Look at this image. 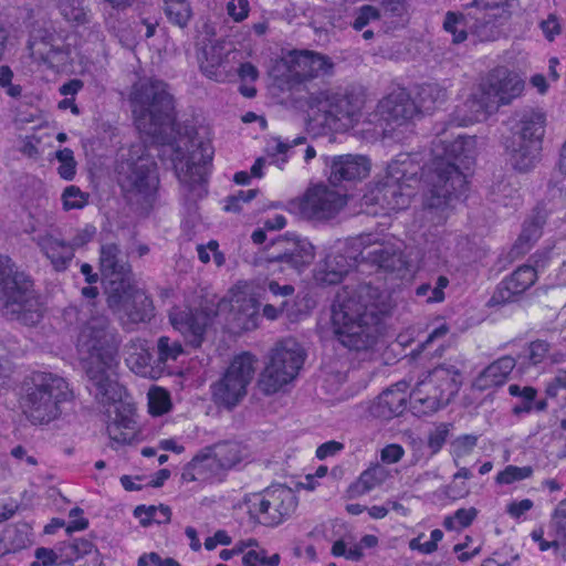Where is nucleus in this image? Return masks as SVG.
I'll use <instances>...</instances> for the list:
<instances>
[{
  "instance_id": "f257e3e1",
  "label": "nucleus",
  "mask_w": 566,
  "mask_h": 566,
  "mask_svg": "<svg viewBox=\"0 0 566 566\" xmlns=\"http://www.w3.org/2000/svg\"><path fill=\"white\" fill-rule=\"evenodd\" d=\"M438 133L432 142L433 159L424 174L423 206L428 209L446 207L452 197L465 191L467 177L460 170L473 159L475 139L458 135L452 142ZM423 167L417 155L399 154L388 166L382 179L369 186L363 196L366 207H378L384 213L407 208L422 180Z\"/></svg>"
},
{
  "instance_id": "f03ea898",
  "label": "nucleus",
  "mask_w": 566,
  "mask_h": 566,
  "mask_svg": "<svg viewBox=\"0 0 566 566\" xmlns=\"http://www.w3.org/2000/svg\"><path fill=\"white\" fill-rule=\"evenodd\" d=\"M69 323L78 325L76 348L82 359L87 360V388L95 400L106 408L109 439L118 444L130 443L136 437L134 409L122 400L123 387L116 379L118 366L119 335L104 314H93L88 304L69 306L64 311Z\"/></svg>"
},
{
  "instance_id": "7ed1b4c3",
  "label": "nucleus",
  "mask_w": 566,
  "mask_h": 566,
  "mask_svg": "<svg viewBox=\"0 0 566 566\" xmlns=\"http://www.w3.org/2000/svg\"><path fill=\"white\" fill-rule=\"evenodd\" d=\"M129 102L137 129L161 144V155L170 158L186 200L203 198L213 149L209 143L201 142L186 154L168 140L167 132L175 119V102L167 83L156 78L139 80L132 86Z\"/></svg>"
},
{
  "instance_id": "20e7f679",
  "label": "nucleus",
  "mask_w": 566,
  "mask_h": 566,
  "mask_svg": "<svg viewBox=\"0 0 566 566\" xmlns=\"http://www.w3.org/2000/svg\"><path fill=\"white\" fill-rule=\"evenodd\" d=\"M387 295L369 283L346 285L332 305V327L337 340L349 350L371 348L379 335V323L389 311Z\"/></svg>"
},
{
  "instance_id": "39448f33",
  "label": "nucleus",
  "mask_w": 566,
  "mask_h": 566,
  "mask_svg": "<svg viewBox=\"0 0 566 566\" xmlns=\"http://www.w3.org/2000/svg\"><path fill=\"white\" fill-rule=\"evenodd\" d=\"M0 315L33 326L42 318V305L31 279L0 254Z\"/></svg>"
},
{
  "instance_id": "423d86ee",
  "label": "nucleus",
  "mask_w": 566,
  "mask_h": 566,
  "mask_svg": "<svg viewBox=\"0 0 566 566\" xmlns=\"http://www.w3.org/2000/svg\"><path fill=\"white\" fill-rule=\"evenodd\" d=\"M71 394L63 377L52 373H33L23 384V412L32 423H49L61 415L60 405Z\"/></svg>"
},
{
  "instance_id": "0eeeda50",
  "label": "nucleus",
  "mask_w": 566,
  "mask_h": 566,
  "mask_svg": "<svg viewBox=\"0 0 566 566\" xmlns=\"http://www.w3.org/2000/svg\"><path fill=\"white\" fill-rule=\"evenodd\" d=\"M118 185L136 201H150L159 185L157 164L143 143H135L119 151L116 166Z\"/></svg>"
},
{
  "instance_id": "6e6552de",
  "label": "nucleus",
  "mask_w": 566,
  "mask_h": 566,
  "mask_svg": "<svg viewBox=\"0 0 566 566\" xmlns=\"http://www.w3.org/2000/svg\"><path fill=\"white\" fill-rule=\"evenodd\" d=\"M460 369L443 363L429 370L412 389L410 403L415 412L430 415L446 407L458 394L461 385Z\"/></svg>"
},
{
  "instance_id": "1a4fd4ad",
  "label": "nucleus",
  "mask_w": 566,
  "mask_h": 566,
  "mask_svg": "<svg viewBox=\"0 0 566 566\" xmlns=\"http://www.w3.org/2000/svg\"><path fill=\"white\" fill-rule=\"evenodd\" d=\"M304 360L305 353L295 339L286 338L279 342L272 348L269 361L261 374L260 389L265 395L277 392L297 377Z\"/></svg>"
},
{
  "instance_id": "9d476101",
  "label": "nucleus",
  "mask_w": 566,
  "mask_h": 566,
  "mask_svg": "<svg viewBox=\"0 0 566 566\" xmlns=\"http://www.w3.org/2000/svg\"><path fill=\"white\" fill-rule=\"evenodd\" d=\"M256 359L249 353L233 357L221 377L211 384L212 401L227 410L234 409L247 396L254 378Z\"/></svg>"
},
{
  "instance_id": "9b49d317",
  "label": "nucleus",
  "mask_w": 566,
  "mask_h": 566,
  "mask_svg": "<svg viewBox=\"0 0 566 566\" xmlns=\"http://www.w3.org/2000/svg\"><path fill=\"white\" fill-rule=\"evenodd\" d=\"M242 502L250 517L265 526H277L291 517L297 507L295 492L283 484L269 486L262 492L247 494Z\"/></svg>"
},
{
  "instance_id": "f8f14e48",
  "label": "nucleus",
  "mask_w": 566,
  "mask_h": 566,
  "mask_svg": "<svg viewBox=\"0 0 566 566\" xmlns=\"http://www.w3.org/2000/svg\"><path fill=\"white\" fill-rule=\"evenodd\" d=\"M71 46L66 38L52 27L34 28L28 41L31 57L50 67L65 65L70 60Z\"/></svg>"
},
{
  "instance_id": "ddd939ff",
  "label": "nucleus",
  "mask_w": 566,
  "mask_h": 566,
  "mask_svg": "<svg viewBox=\"0 0 566 566\" xmlns=\"http://www.w3.org/2000/svg\"><path fill=\"white\" fill-rule=\"evenodd\" d=\"M346 203V196L325 184H317L305 191L300 199L298 208L302 216L307 219L326 221L334 219Z\"/></svg>"
},
{
  "instance_id": "4468645a",
  "label": "nucleus",
  "mask_w": 566,
  "mask_h": 566,
  "mask_svg": "<svg viewBox=\"0 0 566 566\" xmlns=\"http://www.w3.org/2000/svg\"><path fill=\"white\" fill-rule=\"evenodd\" d=\"M353 249L358 252L359 259L385 271L395 272L406 268L400 247L389 241L378 242L371 234L353 239Z\"/></svg>"
},
{
  "instance_id": "2eb2a0df",
  "label": "nucleus",
  "mask_w": 566,
  "mask_h": 566,
  "mask_svg": "<svg viewBox=\"0 0 566 566\" xmlns=\"http://www.w3.org/2000/svg\"><path fill=\"white\" fill-rule=\"evenodd\" d=\"M287 82L294 86L333 73L334 63L327 55L314 51H292L285 60Z\"/></svg>"
},
{
  "instance_id": "dca6fc26",
  "label": "nucleus",
  "mask_w": 566,
  "mask_h": 566,
  "mask_svg": "<svg viewBox=\"0 0 566 566\" xmlns=\"http://www.w3.org/2000/svg\"><path fill=\"white\" fill-rule=\"evenodd\" d=\"M363 98L354 93H334L311 96L310 106L317 107L326 116V120L343 122V126L353 125L358 120L363 108Z\"/></svg>"
},
{
  "instance_id": "f3484780",
  "label": "nucleus",
  "mask_w": 566,
  "mask_h": 566,
  "mask_svg": "<svg viewBox=\"0 0 566 566\" xmlns=\"http://www.w3.org/2000/svg\"><path fill=\"white\" fill-rule=\"evenodd\" d=\"M273 249L274 251L268 254L269 262L297 272L307 268L315 256L313 244L302 238H280L273 242Z\"/></svg>"
},
{
  "instance_id": "a211bd4d",
  "label": "nucleus",
  "mask_w": 566,
  "mask_h": 566,
  "mask_svg": "<svg viewBox=\"0 0 566 566\" xmlns=\"http://www.w3.org/2000/svg\"><path fill=\"white\" fill-rule=\"evenodd\" d=\"M359 260L358 252L353 249V239L344 248L328 253L314 270V280L319 286L335 285L343 281Z\"/></svg>"
},
{
  "instance_id": "6ab92c4d",
  "label": "nucleus",
  "mask_w": 566,
  "mask_h": 566,
  "mask_svg": "<svg viewBox=\"0 0 566 566\" xmlns=\"http://www.w3.org/2000/svg\"><path fill=\"white\" fill-rule=\"evenodd\" d=\"M485 94L495 102L496 108L500 105H507L520 97L524 91L525 82L518 74L504 66L496 67L489 72L481 82Z\"/></svg>"
},
{
  "instance_id": "aec40b11",
  "label": "nucleus",
  "mask_w": 566,
  "mask_h": 566,
  "mask_svg": "<svg viewBox=\"0 0 566 566\" xmlns=\"http://www.w3.org/2000/svg\"><path fill=\"white\" fill-rule=\"evenodd\" d=\"M329 169L328 181L337 187L344 182L358 181L366 178L370 171V161L361 155H339L326 159Z\"/></svg>"
},
{
  "instance_id": "412c9836",
  "label": "nucleus",
  "mask_w": 566,
  "mask_h": 566,
  "mask_svg": "<svg viewBox=\"0 0 566 566\" xmlns=\"http://www.w3.org/2000/svg\"><path fill=\"white\" fill-rule=\"evenodd\" d=\"M495 102L491 99L489 94H485L482 84L463 104L457 106L451 114L449 125L463 127L471 125L475 122L485 119L488 115L496 112Z\"/></svg>"
},
{
  "instance_id": "4be33fe9",
  "label": "nucleus",
  "mask_w": 566,
  "mask_h": 566,
  "mask_svg": "<svg viewBox=\"0 0 566 566\" xmlns=\"http://www.w3.org/2000/svg\"><path fill=\"white\" fill-rule=\"evenodd\" d=\"M377 108L381 119L395 126L407 123L418 113L416 102L405 88L389 93L379 102Z\"/></svg>"
},
{
  "instance_id": "5701e85b",
  "label": "nucleus",
  "mask_w": 566,
  "mask_h": 566,
  "mask_svg": "<svg viewBox=\"0 0 566 566\" xmlns=\"http://www.w3.org/2000/svg\"><path fill=\"white\" fill-rule=\"evenodd\" d=\"M230 51L222 42L206 45L200 59V70L208 78L218 83L227 82L234 74V69L229 65Z\"/></svg>"
},
{
  "instance_id": "b1692460",
  "label": "nucleus",
  "mask_w": 566,
  "mask_h": 566,
  "mask_svg": "<svg viewBox=\"0 0 566 566\" xmlns=\"http://www.w3.org/2000/svg\"><path fill=\"white\" fill-rule=\"evenodd\" d=\"M536 280L537 274L533 266L521 265L497 285L492 301L496 304L512 302L515 296L533 286Z\"/></svg>"
},
{
  "instance_id": "393cba45",
  "label": "nucleus",
  "mask_w": 566,
  "mask_h": 566,
  "mask_svg": "<svg viewBox=\"0 0 566 566\" xmlns=\"http://www.w3.org/2000/svg\"><path fill=\"white\" fill-rule=\"evenodd\" d=\"M171 325L190 337L191 345H201L207 326L211 323V316L207 311H179L170 313Z\"/></svg>"
},
{
  "instance_id": "a878e982",
  "label": "nucleus",
  "mask_w": 566,
  "mask_h": 566,
  "mask_svg": "<svg viewBox=\"0 0 566 566\" xmlns=\"http://www.w3.org/2000/svg\"><path fill=\"white\" fill-rule=\"evenodd\" d=\"M32 240L55 271L63 272L69 268L74 253L67 241L55 237L49 231L38 233Z\"/></svg>"
},
{
  "instance_id": "bb28decb",
  "label": "nucleus",
  "mask_w": 566,
  "mask_h": 566,
  "mask_svg": "<svg viewBox=\"0 0 566 566\" xmlns=\"http://www.w3.org/2000/svg\"><path fill=\"white\" fill-rule=\"evenodd\" d=\"M511 13H491L475 9H469V28L472 35L479 41H494L501 35V27L510 19Z\"/></svg>"
},
{
  "instance_id": "cd10ccee",
  "label": "nucleus",
  "mask_w": 566,
  "mask_h": 566,
  "mask_svg": "<svg viewBox=\"0 0 566 566\" xmlns=\"http://www.w3.org/2000/svg\"><path fill=\"white\" fill-rule=\"evenodd\" d=\"M516 359L505 355L488 365L474 379L473 387L480 391L503 386L516 366Z\"/></svg>"
},
{
  "instance_id": "c85d7f7f",
  "label": "nucleus",
  "mask_w": 566,
  "mask_h": 566,
  "mask_svg": "<svg viewBox=\"0 0 566 566\" xmlns=\"http://www.w3.org/2000/svg\"><path fill=\"white\" fill-rule=\"evenodd\" d=\"M407 386L397 382L382 391L371 406V413L381 419H391L402 413L407 402Z\"/></svg>"
},
{
  "instance_id": "c756f323",
  "label": "nucleus",
  "mask_w": 566,
  "mask_h": 566,
  "mask_svg": "<svg viewBox=\"0 0 566 566\" xmlns=\"http://www.w3.org/2000/svg\"><path fill=\"white\" fill-rule=\"evenodd\" d=\"M505 148L514 169L522 172L535 167L541 150L539 142L518 143L514 137L506 140Z\"/></svg>"
},
{
  "instance_id": "7c9ffc66",
  "label": "nucleus",
  "mask_w": 566,
  "mask_h": 566,
  "mask_svg": "<svg viewBox=\"0 0 566 566\" xmlns=\"http://www.w3.org/2000/svg\"><path fill=\"white\" fill-rule=\"evenodd\" d=\"M105 281L106 302L113 313H120L122 307L142 291L133 284L130 275L111 277Z\"/></svg>"
},
{
  "instance_id": "2f4dec72",
  "label": "nucleus",
  "mask_w": 566,
  "mask_h": 566,
  "mask_svg": "<svg viewBox=\"0 0 566 566\" xmlns=\"http://www.w3.org/2000/svg\"><path fill=\"white\" fill-rule=\"evenodd\" d=\"M99 270L105 280L132 274L130 264L126 255L115 243H107L101 247Z\"/></svg>"
},
{
  "instance_id": "473e14b6",
  "label": "nucleus",
  "mask_w": 566,
  "mask_h": 566,
  "mask_svg": "<svg viewBox=\"0 0 566 566\" xmlns=\"http://www.w3.org/2000/svg\"><path fill=\"white\" fill-rule=\"evenodd\" d=\"M125 355L126 365L133 373L142 377L153 376L151 354L146 340L140 338L130 339L125 346Z\"/></svg>"
},
{
  "instance_id": "72a5a7b5",
  "label": "nucleus",
  "mask_w": 566,
  "mask_h": 566,
  "mask_svg": "<svg viewBox=\"0 0 566 566\" xmlns=\"http://www.w3.org/2000/svg\"><path fill=\"white\" fill-rule=\"evenodd\" d=\"M547 219V212L544 208H536L532 217L525 220L522 232L516 240L512 251L516 254L527 252L531 245L542 235V229Z\"/></svg>"
},
{
  "instance_id": "f704fd0d",
  "label": "nucleus",
  "mask_w": 566,
  "mask_h": 566,
  "mask_svg": "<svg viewBox=\"0 0 566 566\" xmlns=\"http://www.w3.org/2000/svg\"><path fill=\"white\" fill-rule=\"evenodd\" d=\"M546 115L542 111L531 109L525 112L520 119V129L512 137L518 143L539 142L545 134Z\"/></svg>"
},
{
  "instance_id": "c9c22d12",
  "label": "nucleus",
  "mask_w": 566,
  "mask_h": 566,
  "mask_svg": "<svg viewBox=\"0 0 566 566\" xmlns=\"http://www.w3.org/2000/svg\"><path fill=\"white\" fill-rule=\"evenodd\" d=\"M122 307L118 313L125 323L138 324L149 322L154 317V305L149 296L140 291Z\"/></svg>"
},
{
  "instance_id": "e433bc0d",
  "label": "nucleus",
  "mask_w": 566,
  "mask_h": 566,
  "mask_svg": "<svg viewBox=\"0 0 566 566\" xmlns=\"http://www.w3.org/2000/svg\"><path fill=\"white\" fill-rule=\"evenodd\" d=\"M210 449L226 472L249 458L247 446L238 441H222L216 443Z\"/></svg>"
},
{
  "instance_id": "4c0bfd02",
  "label": "nucleus",
  "mask_w": 566,
  "mask_h": 566,
  "mask_svg": "<svg viewBox=\"0 0 566 566\" xmlns=\"http://www.w3.org/2000/svg\"><path fill=\"white\" fill-rule=\"evenodd\" d=\"M387 478L388 471L376 463L360 473L358 480L350 485L349 491L356 496L366 494L385 482Z\"/></svg>"
},
{
  "instance_id": "58836bf2",
  "label": "nucleus",
  "mask_w": 566,
  "mask_h": 566,
  "mask_svg": "<svg viewBox=\"0 0 566 566\" xmlns=\"http://www.w3.org/2000/svg\"><path fill=\"white\" fill-rule=\"evenodd\" d=\"M447 90L437 83H427L419 87L418 112H431L447 101Z\"/></svg>"
},
{
  "instance_id": "ea45409f",
  "label": "nucleus",
  "mask_w": 566,
  "mask_h": 566,
  "mask_svg": "<svg viewBox=\"0 0 566 566\" xmlns=\"http://www.w3.org/2000/svg\"><path fill=\"white\" fill-rule=\"evenodd\" d=\"M449 328L447 325H440L436 327L426 338L421 342L417 348L411 352L413 359H420L422 357L430 358L431 356L441 357L443 353V345L440 343L442 338L448 334Z\"/></svg>"
},
{
  "instance_id": "a19ab883",
  "label": "nucleus",
  "mask_w": 566,
  "mask_h": 566,
  "mask_svg": "<svg viewBox=\"0 0 566 566\" xmlns=\"http://www.w3.org/2000/svg\"><path fill=\"white\" fill-rule=\"evenodd\" d=\"M61 15L75 25H85L90 22V10L85 0H54Z\"/></svg>"
},
{
  "instance_id": "79ce46f5",
  "label": "nucleus",
  "mask_w": 566,
  "mask_h": 566,
  "mask_svg": "<svg viewBox=\"0 0 566 566\" xmlns=\"http://www.w3.org/2000/svg\"><path fill=\"white\" fill-rule=\"evenodd\" d=\"M61 563L69 564L96 553L94 544L86 538H73L59 544Z\"/></svg>"
},
{
  "instance_id": "37998d69",
  "label": "nucleus",
  "mask_w": 566,
  "mask_h": 566,
  "mask_svg": "<svg viewBox=\"0 0 566 566\" xmlns=\"http://www.w3.org/2000/svg\"><path fill=\"white\" fill-rule=\"evenodd\" d=\"M184 354L185 350L179 340L171 339L168 336H160L157 340L156 367L163 370L169 366L170 363L177 361Z\"/></svg>"
},
{
  "instance_id": "c03bdc74",
  "label": "nucleus",
  "mask_w": 566,
  "mask_h": 566,
  "mask_svg": "<svg viewBox=\"0 0 566 566\" xmlns=\"http://www.w3.org/2000/svg\"><path fill=\"white\" fill-rule=\"evenodd\" d=\"M193 461L197 463L198 469L200 468L202 482L221 481L226 475L223 467L217 461L216 454L211 449L207 453L195 457Z\"/></svg>"
},
{
  "instance_id": "a18cd8bd",
  "label": "nucleus",
  "mask_w": 566,
  "mask_h": 566,
  "mask_svg": "<svg viewBox=\"0 0 566 566\" xmlns=\"http://www.w3.org/2000/svg\"><path fill=\"white\" fill-rule=\"evenodd\" d=\"M163 9L168 21L181 29L187 27L192 17V10L187 0H164Z\"/></svg>"
},
{
  "instance_id": "49530a36",
  "label": "nucleus",
  "mask_w": 566,
  "mask_h": 566,
  "mask_svg": "<svg viewBox=\"0 0 566 566\" xmlns=\"http://www.w3.org/2000/svg\"><path fill=\"white\" fill-rule=\"evenodd\" d=\"M135 517L139 518L143 526H148L153 523L163 524L168 523L171 517V511L166 505H139L134 510Z\"/></svg>"
},
{
  "instance_id": "de8ad7c7",
  "label": "nucleus",
  "mask_w": 566,
  "mask_h": 566,
  "mask_svg": "<svg viewBox=\"0 0 566 566\" xmlns=\"http://www.w3.org/2000/svg\"><path fill=\"white\" fill-rule=\"evenodd\" d=\"M471 23L468 15L448 11L443 21V29L452 35V43L459 44L467 40V28Z\"/></svg>"
},
{
  "instance_id": "09e8293b",
  "label": "nucleus",
  "mask_w": 566,
  "mask_h": 566,
  "mask_svg": "<svg viewBox=\"0 0 566 566\" xmlns=\"http://www.w3.org/2000/svg\"><path fill=\"white\" fill-rule=\"evenodd\" d=\"M509 394L520 399V402L515 403L512 408V412L515 416H520L522 413H530L534 409V400L537 395V391L534 387H521L518 385L513 384L509 386Z\"/></svg>"
},
{
  "instance_id": "8fccbe9b",
  "label": "nucleus",
  "mask_w": 566,
  "mask_h": 566,
  "mask_svg": "<svg viewBox=\"0 0 566 566\" xmlns=\"http://www.w3.org/2000/svg\"><path fill=\"white\" fill-rule=\"evenodd\" d=\"M479 437L475 434H461L450 443V453L453 457L454 464L459 467L458 460L468 457L473 452L478 444Z\"/></svg>"
},
{
  "instance_id": "3c124183",
  "label": "nucleus",
  "mask_w": 566,
  "mask_h": 566,
  "mask_svg": "<svg viewBox=\"0 0 566 566\" xmlns=\"http://www.w3.org/2000/svg\"><path fill=\"white\" fill-rule=\"evenodd\" d=\"M449 285V279L440 275L436 279L434 285L423 283L416 290L418 296H426L427 302H442L444 300V289Z\"/></svg>"
},
{
  "instance_id": "603ef678",
  "label": "nucleus",
  "mask_w": 566,
  "mask_h": 566,
  "mask_svg": "<svg viewBox=\"0 0 566 566\" xmlns=\"http://www.w3.org/2000/svg\"><path fill=\"white\" fill-rule=\"evenodd\" d=\"M55 158L60 163L57 167L59 176L64 180H73L76 175L77 163L71 148H62L55 153Z\"/></svg>"
},
{
  "instance_id": "864d4df0",
  "label": "nucleus",
  "mask_w": 566,
  "mask_h": 566,
  "mask_svg": "<svg viewBox=\"0 0 566 566\" xmlns=\"http://www.w3.org/2000/svg\"><path fill=\"white\" fill-rule=\"evenodd\" d=\"M533 474V468L507 465L503 471L496 475V482L499 484H512L516 481L528 479Z\"/></svg>"
},
{
  "instance_id": "5fc2aeb1",
  "label": "nucleus",
  "mask_w": 566,
  "mask_h": 566,
  "mask_svg": "<svg viewBox=\"0 0 566 566\" xmlns=\"http://www.w3.org/2000/svg\"><path fill=\"white\" fill-rule=\"evenodd\" d=\"M424 534H420L417 537L410 539L409 548L412 551H418L421 554H432L438 549V543L443 538V532L439 528L433 530L430 533V539L421 543V538Z\"/></svg>"
},
{
  "instance_id": "6e6d98bb",
  "label": "nucleus",
  "mask_w": 566,
  "mask_h": 566,
  "mask_svg": "<svg viewBox=\"0 0 566 566\" xmlns=\"http://www.w3.org/2000/svg\"><path fill=\"white\" fill-rule=\"evenodd\" d=\"M64 210L82 209L87 203V195L76 186H67L62 193Z\"/></svg>"
},
{
  "instance_id": "4d7b16f0",
  "label": "nucleus",
  "mask_w": 566,
  "mask_h": 566,
  "mask_svg": "<svg viewBox=\"0 0 566 566\" xmlns=\"http://www.w3.org/2000/svg\"><path fill=\"white\" fill-rule=\"evenodd\" d=\"M513 1L514 0H473L467 8L491 13H511L510 8Z\"/></svg>"
},
{
  "instance_id": "13d9d810",
  "label": "nucleus",
  "mask_w": 566,
  "mask_h": 566,
  "mask_svg": "<svg viewBox=\"0 0 566 566\" xmlns=\"http://www.w3.org/2000/svg\"><path fill=\"white\" fill-rule=\"evenodd\" d=\"M549 528L558 539H566V499L555 509Z\"/></svg>"
},
{
  "instance_id": "bf43d9fd",
  "label": "nucleus",
  "mask_w": 566,
  "mask_h": 566,
  "mask_svg": "<svg viewBox=\"0 0 566 566\" xmlns=\"http://www.w3.org/2000/svg\"><path fill=\"white\" fill-rule=\"evenodd\" d=\"M35 560L32 562L31 566H53L62 565L59 545L54 548L39 547L35 549Z\"/></svg>"
},
{
  "instance_id": "052dcab7",
  "label": "nucleus",
  "mask_w": 566,
  "mask_h": 566,
  "mask_svg": "<svg viewBox=\"0 0 566 566\" xmlns=\"http://www.w3.org/2000/svg\"><path fill=\"white\" fill-rule=\"evenodd\" d=\"M380 18V11L369 4L363 6L357 10L356 18L353 22V28L357 31L363 30L369 22L376 21Z\"/></svg>"
},
{
  "instance_id": "680f3d73",
  "label": "nucleus",
  "mask_w": 566,
  "mask_h": 566,
  "mask_svg": "<svg viewBox=\"0 0 566 566\" xmlns=\"http://www.w3.org/2000/svg\"><path fill=\"white\" fill-rule=\"evenodd\" d=\"M450 431L449 423H440L430 432L428 438V447L432 454L438 453L447 441Z\"/></svg>"
},
{
  "instance_id": "e2e57ef3",
  "label": "nucleus",
  "mask_w": 566,
  "mask_h": 566,
  "mask_svg": "<svg viewBox=\"0 0 566 566\" xmlns=\"http://www.w3.org/2000/svg\"><path fill=\"white\" fill-rule=\"evenodd\" d=\"M551 349V345L543 339L534 340L528 346V360L532 365H538L543 363Z\"/></svg>"
},
{
  "instance_id": "0e129e2a",
  "label": "nucleus",
  "mask_w": 566,
  "mask_h": 566,
  "mask_svg": "<svg viewBox=\"0 0 566 566\" xmlns=\"http://www.w3.org/2000/svg\"><path fill=\"white\" fill-rule=\"evenodd\" d=\"M148 408L154 416L164 415L170 408L169 397L165 392H150Z\"/></svg>"
},
{
  "instance_id": "69168bd1",
  "label": "nucleus",
  "mask_w": 566,
  "mask_h": 566,
  "mask_svg": "<svg viewBox=\"0 0 566 566\" xmlns=\"http://www.w3.org/2000/svg\"><path fill=\"white\" fill-rule=\"evenodd\" d=\"M249 11L250 4L248 0L229 1L227 4V12L235 22L247 19Z\"/></svg>"
},
{
  "instance_id": "338daca9",
  "label": "nucleus",
  "mask_w": 566,
  "mask_h": 566,
  "mask_svg": "<svg viewBox=\"0 0 566 566\" xmlns=\"http://www.w3.org/2000/svg\"><path fill=\"white\" fill-rule=\"evenodd\" d=\"M517 193V190L512 188L510 184L501 181L495 185L492 189L493 201L501 203L503 206H507V198L514 199V195Z\"/></svg>"
},
{
  "instance_id": "774afa93",
  "label": "nucleus",
  "mask_w": 566,
  "mask_h": 566,
  "mask_svg": "<svg viewBox=\"0 0 566 566\" xmlns=\"http://www.w3.org/2000/svg\"><path fill=\"white\" fill-rule=\"evenodd\" d=\"M180 566L177 560L174 558H165L161 557L157 553L143 554L137 562V566Z\"/></svg>"
}]
</instances>
